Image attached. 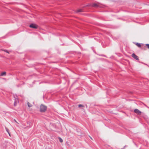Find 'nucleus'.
Here are the masks:
<instances>
[{
  "instance_id": "2",
  "label": "nucleus",
  "mask_w": 149,
  "mask_h": 149,
  "mask_svg": "<svg viewBox=\"0 0 149 149\" xmlns=\"http://www.w3.org/2000/svg\"><path fill=\"white\" fill-rule=\"evenodd\" d=\"M77 134L78 136H82L84 135V132L80 129L77 128L76 129Z\"/></svg>"
},
{
  "instance_id": "17",
  "label": "nucleus",
  "mask_w": 149,
  "mask_h": 149,
  "mask_svg": "<svg viewBox=\"0 0 149 149\" xmlns=\"http://www.w3.org/2000/svg\"><path fill=\"white\" fill-rule=\"evenodd\" d=\"M145 45L149 49V44H146Z\"/></svg>"
},
{
  "instance_id": "1",
  "label": "nucleus",
  "mask_w": 149,
  "mask_h": 149,
  "mask_svg": "<svg viewBox=\"0 0 149 149\" xmlns=\"http://www.w3.org/2000/svg\"><path fill=\"white\" fill-rule=\"evenodd\" d=\"M47 109V107L43 104H41L40 107V111L41 113H45Z\"/></svg>"
},
{
  "instance_id": "25",
  "label": "nucleus",
  "mask_w": 149,
  "mask_h": 149,
  "mask_svg": "<svg viewBox=\"0 0 149 149\" xmlns=\"http://www.w3.org/2000/svg\"><path fill=\"white\" fill-rule=\"evenodd\" d=\"M45 149H51L50 148H45Z\"/></svg>"
},
{
  "instance_id": "4",
  "label": "nucleus",
  "mask_w": 149,
  "mask_h": 149,
  "mask_svg": "<svg viewBox=\"0 0 149 149\" xmlns=\"http://www.w3.org/2000/svg\"><path fill=\"white\" fill-rule=\"evenodd\" d=\"M132 56L134 59H135L137 60H139V57L138 56H136L134 53H133L132 54Z\"/></svg>"
},
{
  "instance_id": "22",
  "label": "nucleus",
  "mask_w": 149,
  "mask_h": 149,
  "mask_svg": "<svg viewBox=\"0 0 149 149\" xmlns=\"http://www.w3.org/2000/svg\"><path fill=\"white\" fill-rule=\"evenodd\" d=\"M88 6V5H86V6H85L84 7H84H86V6Z\"/></svg>"
},
{
  "instance_id": "20",
  "label": "nucleus",
  "mask_w": 149,
  "mask_h": 149,
  "mask_svg": "<svg viewBox=\"0 0 149 149\" xmlns=\"http://www.w3.org/2000/svg\"><path fill=\"white\" fill-rule=\"evenodd\" d=\"M94 6H97V5L96 4V3H95L94 4Z\"/></svg>"
},
{
  "instance_id": "16",
  "label": "nucleus",
  "mask_w": 149,
  "mask_h": 149,
  "mask_svg": "<svg viewBox=\"0 0 149 149\" xmlns=\"http://www.w3.org/2000/svg\"><path fill=\"white\" fill-rule=\"evenodd\" d=\"M3 51H4L5 52L7 53H8V54H9V52H8L7 50H6V49H5V50H3Z\"/></svg>"
},
{
  "instance_id": "7",
  "label": "nucleus",
  "mask_w": 149,
  "mask_h": 149,
  "mask_svg": "<svg viewBox=\"0 0 149 149\" xmlns=\"http://www.w3.org/2000/svg\"><path fill=\"white\" fill-rule=\"evenodd\" d=\"M6 131L8 133L10 136V134L9 129L6 127H5Z\"/></svg>"
},
{
  "instance_id": "27",
  "label": "nucleus",
  "mask_w": 149,
  "mask_h": 149,
  "mask_svg": "<svg viewBox=\"0 0 149 149\" xmlns=\"http://www.w3.org/2000/svg\"><path fill=\"white\" fill-rule=\"evenodd\" d=\"M90 138L91 139H92V138L91 137H90Z\"/></svg>"
},
{
  "instance_id": "14",
  "label": "nucleus",
  "mask_w": 149,
  "mask_h": 149,
  "mask_svg": "<svg viewBox=\"0 0 149 149\" xmlns=\"http://www.w3.org/2000/svg\"><path fill=\"white\" fill-rule=\"evenodd\" d=\"M141 49H142L143 50H146V48L145 47H141Z\"/></svg>"
},
{
  "instance_id": "21",
  "label": "nucleus",
  "mask_w": 149,
  "mask_h": 149,
  "mask_svg": "<svg viewBox=\"0 0 149 149\" xmlns=\"http://www.w3.org/2000/svg\"><path fill=\"white\" fill-rule=\"evenodd\" d=\"M14 120L15 122V123H18L17 122V121L15 119H14Z\"/></svg>"
},
{
  "instance_id": "13",
  "label": "nucleus",
  "mask_w": 149,
  "mask_h": 149,
  "mask_svg": "<svg viewBox=\"0 0 149 149\" xmlns=\"http://www.w3.org/2000/svg\"><path fill=\"white\" fill-rule=\"evenodd\" d=\"M78 106L79 108L81 107H84V106L82 104H79L78 105Z\"/></svg>"
},
{
  "instance_id": "11",
  "label": "nucleus",
  "mask_w": 149,
  "mask_h": 149,
  "mask_svg": "<svg viewBox=\"0 0 149 149\" xmlns=\"http://www.w3.org/2000/svg\"><path fill=\"white\" fill-rule=\"evenodd\" d=\"M83 12V10L82 9H79L77 10V13L82 12Z\"/></svg>"
},
{
  "instance_id": "24",
  "label": "nucleus",
  "mask_w": 149,
  "mask_h": 149,
  "mask_svg": "<svg viewBox=\"0 0 149 149\" xmlns=\"http://www.w3.org/2000/svg\"><path fill=\"white\" fill-rule=\"evenodd\" d=\"M78 54H81V52H78Z\"/></svg>"
},
{
  "instance_id": "10",
  "label": "nucleus",
  "mask_w": 149,
  "mask_h": 149,
  "mask_svg": "<svg viewBox=\"0 0 149 149\" xmlns=\"http://www.w3.org/2000/svg\"><path fill=\"white\" fill-rule=\"evenodd\" d=\"M58 139H59V141L61 142V143H62L63 142V140L60 137H59L58 138Z\"/></svg>"
},
{
  "instance_id": "12",
  "label": "nucleus",
  "mask_w": 149,
  "mask_h": 149,
  "mask_svg": "<svg viewBox=\"0 0 149 149\" xmlns=\"http://www.w3.org/2000/svg\"><path fill=\"white\" fill-rule=\"evenodd\" d=\"M28 106L29 107H32V105L29 102L27 103Z\"/></svg>"
},
{
  "instance_id": "8",
  "label": "nucleus",
  "mask_w": 149,
  "mask_h": 149,
  "mask_svg": "<svg viewBox=\"0 0 149 149\" xmlns=\"http://www.w3.org/2000/svg\"><path fill=\"white\" fill-rule=\"evenodd\" d=\"M135 44L137 46L139 47H141V44L139 43H135Z\"/></svg>"
},
{
  "instance_id": "9",
  "label": "nucleus",
  "mask_w": 149,
  "mask_h": 149,
  "mask_svg": "<svg viewBox=\"0 0 149 149\" xmlns=\"http://www.w3.org/2000/svg\"><path fill=\"white\" fill-rule=\"evenodd\" d=\"M6 72H3L1 73L0 75L1 76H5L6 75Z\"/></svg>"
},
{
  "instance_id": "18",
  "label": "nucleus",
  "mask_w": 149,
  "mask_h": 149,
  "mask_svg": "<svg viewBox=\"0 0 149 149\" xmlns=\"http://www.w3.org/2000/svg\"><path fill=\"white\" fill-rule=\"evenodd\" d=\"M127 146L125 145V146H124L123 147V148H121V149H124L126 147H127Z\"/></svg>"
},
{
  "instance_id": "3",
  "label": "nucleus",
  "mask_w": 149,
  "mask_h": 149,
  "mask_svg": "<svg viewBox=\"0 0 149 149\" xmlns=\"http://www.w3.org/2000/svg\"><path fill=\"white\" fill-rule=\"evenodd\" d=\"M29 27L32 28L36 29L38 28V26L36 24L31 23L29 25Z\"/></svg>"
},
{
  "instance_id": "6",
  "label": "nucleus",
  "mask_w": 149,
  "mask_h": 149,
  "mask_svg": "<svg viewBox=\"0 0 149 149\" xmlns=\"http://www.w3.org/2000/svg\"><path fill=\"white\" fill-rule=\"evenodd\" d=\"M19 102V101L18 98H15L14 100V106L15 107L17 106V104Z\"/></svg>"
},
{
  "instance_id": "23",
  "label": "nucleus",
  "mask_w": 149,
  "mask_h": 149,
  "mask_svg": "<svg viewBox=\"0 0 149 149\" xmlns=\"http://www.w3.org/2000/svg\"><path fill=\"white\" fill-rule=\"evenodd\" d=\"M57 62H53V63H56Z\"/></svg>"
},
{
  "instance_id": "19",
  "label": "nucleus",
  "mask_w": 149,
  "mask_h": 149,
  "mask_svg": "<svg viewBox=\"0 0 149 149\" xmlns=\"http://www.w3.org/2000/svg\"><path fill=\"white\" fill-rule=\"evenodd\" d=\"M99 55L102 56L106 57V56L105 55H104V54L100 55Z\"/></svg>"
},
{
  "instance_id": "15",
  "label": "nucleus",
  "mask_w": 149,
  "mask_h": 149,
  "mask_svg": "<svg viewBox=\"0 0 149 149\" xmlns=\"http://www.w3.org/2000/svg\"><path fill=\"white\" fill-rule=\"evenodd\" d=\"M17 95H14V97L15 98H15H17Z\"/></svg>"
},
{
  "instance_id": "26",
  "label": "nucleus",
  "mask_w": 149,
  "mask_h": 149,
  "mask_svg": "<svg viewBox=\"0 0 149 149\" xmlns=\"http://www.w3.org/2000/svg\"><path fill=\"white\" fill-rule=\"evenodd\" d=\"M29 122H27L28 124V123H29ZM29 122V123H30V122Z\"/></svg>"
},
{
  "instance_id": "28",
  "label": "nucleus",
  "mask_w": 149,
  "mask_h": 149,
  "mask_svg": "<svg viewBox=\"0 0 149 149\" xmlns=\"http://www.w3.org/2000/svg\"><path fill=\"white\" fill-rule=\"evenodd\" d=\"M139 149H141V148H139Z\"/></svg>"
},
{
  "instance_id": "5",
  "label": "nucleus",
  "mask_w": 149,
  "mask_h": 149,
  "mask_svg": "<svg viewBox=\"0 0 149 149\" xmlns=\"http://www.w3.org/2000/svg\"><path fill=\"white\" fill-rule=\"evenodd\" d=\"M134 112L138 114H140L141 113L140 111L136 109H134Z\"/></svg>"
}]
</instances>
